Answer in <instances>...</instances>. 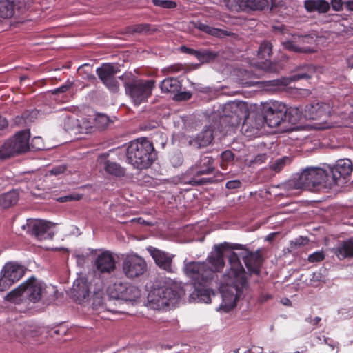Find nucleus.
<instances>
[{
    "label": "nucleus",
    "instance_id": "nucleus-1",
    "mask_svg": "<svg viewBox=\"0 0 353 353\" xmlns=\"http://www.w3.org/2000/svg\"><path fill=\"white\" fill-rule=\"evenodd\" d=\"M243 245L223 242L214 246L206 259V263L214 272H220L225 266L224 251L243 249ZM230 269L223 276L221 287L222 303L221 307L225 312H229L236 305L238 300L245 296L248 290L247 273L241 264L236 253L232 251L228 256Z\"/></svg>",
    "mask_w": 353,
    "mask_h": 353
},
{
    "label": "nucleus",
    "instance_id": "nucleus-2",
    "mask_svg": "<svg viewBox=\"0 0 353 353\" xmlns=\"http://www.w3.org/2000/svg\"><path fill=\"white\" fill-rule=\"evenodd\" d=\"M214 174L215 176H221V173L216 170V163L212 157L203 154L196 163L189 168L181 176V181L191 185L212 184L219 179L214 177H202L203 175Z\"/></svg>",
    "mask_w": 353,
    "mask_h": 353
},
{
    "label": "nucleus",
    "instance_id": "nucleus-3",
    "mask_svg": "<svg viewBox=\"0 0 353 353\" xmlns=\"http://www.w3.org/2000/svg\"><path fill=\"white\" fill-rule=\"evenodd\" d=\"M126 157L128 163L138 170L149 168L157 159L153 143L146 138L138 139L129 143Z\"/></svg>",
    "mask_w": 353,
    "mask_h": 353
},
{
    "label": "nucleus",
    "instance_id": "nucleus-4",
    "mask_svg": "<svg viewBox=\"0 0 353 353\" xmlns=\"http://www.w3.org/2000/svg\"><path fill=\"white\" fill-rule=\"evenodd\" d=\"M105 284L100 279H94L90 283L83 279H77L72 287V296L79 303L88 300L92 294L94 309L103 304Z\"/></svg>",
    "mask_w": 353,
    "mask_h": 353
},
{
    "label": "nucleus",
    "instance_id": "nucleus-5",
    "mask_svg": "<svg viewBox=\"0 0 353 353\" xmlns=\"http://www.w3.org/2000/svg\"><path fill=\"white\" fill-rule=\"evenodd\" d=\"M330 175L325 170L319 168H307L299 176L296 181L295 186L299 189L310 190L313 188L331 185L332 183H327Z\"/></svg>",
    "mask_w": 353,
    "mask_h": 353
},
{
    "label": "nucleus",
    "instance_id": "nucleus-6",
    "mask_svg": "<svg viewBox=\"0 0 353 353\" xmlns=\"http://www.w3.org/2000/svg\"><path fill=\"white\" fill-rule=\"evenodd\" d=\"M155 86L154 79H136L125 83L126 94L131 98L135 105H139L148 101Z\"/></svg>",
    "mask_w": 353,
    "mask_h": 353
},
{
    "label": "nucleus",
    "instance_id": "nucleus-7",
    "mask_svg": "<svg viewBox=\"0 0 353 353\" xmlns=\"http://www.w3.org/2000/svg\"><path fill=\"white\" fill-rule=\"evenodd\" d=\"M183 271L194 286H207L214 279V272L204 261H185Z\"/></svg>",
    "mask_w": 353,
    "mask_h": 353
},
{
    "label": "nucleus",
    "instance_id": "nucleus-8",
    "mask_svg": "<svg viewBox=\"0 0 353 353\" xmlns=\"http://www.w3.org/2000/svg\"><path fill=\"white\" fill-rule=\"evenodd\" d=\"M24 283L25 297L30 302L36 303L41 300L51 299L56 290L53 286H47L45 283L32 276Z\"/></svg>",
    "mask_w": 353,
    "mask_h": 353
},
{
    "label": "nucleus",
    "instance_id": "nucleus-9",
    "mask_svg": "<svg viewBox=\"0 0 353 353\" xmlns=\"http://www.w3.org/2000/svg\"><path fill=\"white\" fill-rule=\"evenodd\" d=\"M339 101L332 99L329 103H317L307 105L305 108V117L307 119L327 121L332 115H341Z\"/></svg>",
    "mask_w": 353,
    "mask_h": 353
},
{
    "label": "nucleus",
    "instance_id": "nucleus-10",
    "mask_svg": "<svg viewBox=\"0 0 353 353\" xmlns=\"http://www.w3.org/2000/svg\"><path fill=\"white\" fill-rule=\"evenodd\" d=\"M287 106L277 101L264 103L262 108L264 122L270 128H276L285 123Z\"/></svg>",
    "mask_w": 353,
    "mask_h": 353
},
{
    "label": "nucleus",
    "instance_id": "nucleus-11",
    "mask_svg": "<svg viewBox=\"0 0 353 353\" xmlns=\"http://www.w3.org/2000/svg\"><path fill=\"white\" fill-rule=\"evenodd\" d=\"M316 72V67L310 63L301 64L296 66L287 78L277 79L266 81L267 85L281 88L288 85L292 81L311 79Z\"/></svg>",
    "mask_w": 353,
    "mask_h": 353
},
{
    "label": "nucleus",
    "instance_id": "nucleus-12",
    "mask_svg": "<svg viewBox=\"0 0 353 353\" xmlns=\"http://www.w3.org/2000/svg\"><path fill=\"white\" fill-rule=\"evenodd\" d=\"M122 269L129 279L137 278L143 275L147 269V263L143 258L137 254L131 253L123 257Z\"/></svg>",
    "mask_w": 353,
    "mask_h": 353
},
{
    "label": "nucleus",
    "instance_id": "nucleus-13",
    "mask_svg": "<svg viewBox=\"0 0 353 353\" xmlns=\"http://www.w3.org/2000/svg\"><path fill=\"white\" fill-rule=\"evenodd\" d=\"M120 71L119 66L110 63H103L96 70V73L105 86L112 93L119 90V84L114 75Z\"/></svg>",
    "mask_w": 353,
    "mask_h": 353
},
{
    "label": "nucleus",
    "instance_id": "nucleus-14",
    "mask_svg": "<svg viewBox=\"0 0 353 353\" xmlns=\"http://www.w3.org/2000/svg\"><path fill=\"white\" fill-rule=\"evenodd\" d=\"M24 274L23 266L8 263L4 266L0 276V291L7 290L12 285L17 282Z\"/></svg>",
    "mask_w": 353,
    "mask_h": 353
},
{
    "label": "nucleus",
    "instance_id": "nucleus-15",
    "mask_svg": "<svg viewBox=\"0 0 353 353\" xmlns=\"http://www.w3.org/2000/svg\"><path fill=\"white\" fill-rule=\"evenodd\" d=\"M353 171V164L350 159H339L334 165L330 167L329 175L333 184L342 185L347 182L346 179Z\"/></svg>",
    "mask_w": 353,
    "mask_h": 353
},
{
    "label": "nucleus",
    "instance_id": "nucleus-16",
    "mask_svg": "<svg viewBox=\"0 0 353 353\" xmlns=\"http://www.w3.org/2000/svg\"><path fill=\"white\" fill-rule=\"evenodd\" d=\"M147 250L154 261L156 265L160 269L169 273L174 272V254L166 252L152 246H149L147 248Z\"/></svg>",
    "mask_w": 353,
    "mask_h": 353
},
{
    "label": "nucleus",
    "instance_id": "nucleus-17",
    "mask_svg": "<svg viewBox=\"0 0 353 353\" xmlns=\"http://www.w3.org/2000/svg\"><path fill=\"white\" fill-rule=\"evenodd\" d=\"M245 254L242 256L245 265L250 274L259 275L261 268L263 262V257L259 250L255 252L249 251L243 245Z\"/></svg>",
    "mask_w": 353,
    "mask_h": 353
},
{
    "label": "nucleus",
    "instance_id": "nucleus-18",
    "mask_svg": "<svg viewBox=\"0 0 353 353\" xmlns=\"http://www.w3.org/2000/svg\"><path fill=\"white\" fill-rule=\"evenodd\" d=\"M94 265L96 272L100 274H110L116 269L115 259L109 251H104L99 254Z\"/></svg>",
    "mask_w": 353,
    "mask_h": 353
},
{
    "label": "nucleus",
    "instance_id": "nucleus-19",
    "mask_svg": "<svg viewBox=\"0 0 353 353\" xmlns=\"http://www.w3.org/2000/svg\"><path fill=\"white\" fill-rule=\"evenodd\" d=\"M272 46L269 41H263L261 43L259 50L258 56L262 59H265L264 61L259 63V66L261 69L268 72H277L279 70L278 65L273 63L266 58L269 57L272 53Z\"/></svg>",
    "mask_w": 353,
    "mask_h": 353
},
{
    "label": "nucleus",
    "instance_id": "nucleus-20",
    "mask_svg": "<svg viewBox=\"0 0 353 353\" xmlns=\"http://www.w3.org/2000/svg\"><path fill=\"white\" fill-rule=\"evenodd\" d=\"M28 134L24 131L17 133L14 137L7 140V144H8L12 155L28 151Z\"/></svg>",
    "mask_w": 353,
    "mask_h": 353
},
{
    "label": "nucleus",
    "instance_id": "nucleus-21",
    "mask_svg": "<svg viewBox=\"0 0 353 353\" xmlns=\"http://www.w3.org/2000/svg\"><path fill=\"white\" fill-rule=\"evenodd\" d=\"M304 8L307 12H317L319 14H325L330 10V4L325 0H305Z\"/></svg>",
    "mask_w": 353,
    "mask_h": 353
},
{
    "label": "nucleus",
    "instance_id": "nucleus-22",
    "mask_svg": "<svg viewBox=\"0 0 353 353\" xmlns=\"http://www.w3.org/2000/svg\"><path fill=\"white\" fill-rule=\"evenodd\" d=\"M30 228V233L38 240L41 241L46 239V234L50 229L49 223L41 220L33 221L28 224Z\"/></svg>",
    "mask_w": 353,
    "mask_h": 353
},
{
    "label": "nucleus",
    "instance_id": "nucleus-23",
    "mask_svg": "<svg viewBox=\"0 0 353 353\" xmlns=\"http://www.w3.org/2000/svg\"><path fill=\"white\" fill-rule=\"evenodd\" d=\"M181 83L177 78L169 77L162 81L160 88L162 92L176 94L181 90Z\"/></svg>",
    "mask_w": 353,
    "mask_h": 353
},
{
    "label": "nucleus",
    "instance_id": "nucleus-24",
    "mask_svg": "<svg viewBox=\"0 0 353 353\" xmlns=\"http://www.w3.org/2000/svg\"><path fill=\"white\" fill-rule=\"evenodd\" d=\"M334 253L340 260L353 257V238L342 241L336 248Z\"/></svg>",
    "mask_w": 353,
    "mask_h": 353
},
{
    "label": "nucleus",
    "instance_id": "nucleus-25",
    "mask_svg": "<svg viewBox=\"0 0 353 353\" xmlns=\"http://www.w3.org/2000/svg\"><path fill=\"white\" fill-rule=\"evenodd\" d=\"M214 139L213 131L210 128H205L197 134L192 142L199 148H204L211 143Z\"/></svg>",
    "mask_w": 353,
    "mask_h": 353
},
{
    "label": "nucleus",
    "instance_id": "nucleus-26",
    "mask_svg": "<svg viewBox=\"0 0 353 353\" xmlns=\"http://www.w3.org/2000/svg\"><path fill=\"white\" fill-rule=\"evenodd\" d=\"M103 168L107 174L117 177L124 176L126 174L124 168L121 167L118 163L110 160H105L103 162Z\"/></svg>",
    "mask_w": 353,
    "mask_h": 353
},
{
    "label": "nucleus",
    "instance_id": "nucleus-27",
    "mask_svg": "<svg viewBox=\"0 0 353 353\" xmlns=\"http://www.w3.org/2000/svg\"><path fill=\"white\" fill-rule=\"evenodd\" d=\"M148 299L152 307L156 310H163L167 307V302L163 294L159 293V288L150 293Z\"/></svg>",
    "mask_w": 353,
    "mask_h": 353
},
{
    "label": "nucleus",
    "instance_id": "nucleus-28",
    "mask_svg": "<svg viewBox=\"0 0 353 353\" xmlns=\"http://www.w3.org/2000/svg\"><path fill=\"white\" fill-rule=\"evenodd\" d=\"M19 198V192L12 190L6 193L0 194V206L3 208H8L15 205Z\"/></svg>",
    "mask_w": 353,
    "mask_h": 353
},
{
    "label": "nucleus",
    "instance_id": "nucleus-29",
    "mask_svg": "<svg viewBox=\"0 0 353 353\" xmlns=\"http://www.w3.org/2000/svg\"><path fill=\"white\" fill-rule=\"evenodd\" d=\"M128 283L115 282L110 285L107 288V294L110 298L120 300L123 296V293L126 290Z\"/></svg>",
    "mask_w": 353,
    "mask_h": 353
},
{
    "label": "nucleus",
    "instance_id": "nucleus-30",
    "mask_svg": "<svg viewBox=\"0 0 353 353\" xmlns=\"http://www.w3.org/2000/svg\"><path fill=\"white\" fill-rule=\"evenodd\" d=\"M203 285L194 286V291L191 294L190 297L193 299H198L199 302L209 303L211 301L210 293L209 289Z\"/></svg>",
    "mask_w": 353,
    "mask_h": 353
},
{
    "label": "nucleus",
    "instance_id": "nucleus-31",
    "mask_svg": "<svg viewBox=\"0 0 353 353\" xmlns=\"http://www.w3.org/2000/svg\"><path fill=\"white\" fill-rule=\"evenodd\" d=\"M194 27L196 29H198L208 34L214 36L216 37H222L223 36L228 35L226 31H225L222 29L211 27V26H210L207 24H205L199 21L194 23Z\"/></svg>",
    "mask_w": 353,
    "mask_h": 353
},
{
    "label": "nucleus",
    "instance_id": "nucleus-32",
    "mask_svg": "<svg viewBox=\"0 0 353 353\" xmlns=\"http://www.w3.org/2000/svg\"><path fill=\"white\" fill-rule=\"evenodd\" d=\"M140 296L141 291L137 287L132 284L127 283L126 290H124L123 296L120 300L133 302L136 301Z\"/></svg>",
    "mask_w": 353,
    "mask_h": 353
},
{
    "label": "nucleus",
    "instance_id": "nucleus-33",
    "mask_svg": "<svg viewBox=\"0 0 353 353\" xmlns=\"http://www.w3.org/2000/svg\"><path fill=\"white\" fill-rule=\"evenodd\" d=\"M163 294L167 302V307L173 305L179 299L178 292L170 288H159V293Z\"/></svg>",
    "mask_w": 353,
    "mask_h": 353
},
{
    "label": "nucleus",
    "instance_id": "nucleus-34",
    "mask_svg": "<svg viewBox=\"0 0 353 353\" xmlns=\"http://www.w3.org/2000/svg\"><path fill=\"white\" fill-rule=\"evenodd\" d=\"M14 5L9 0H0V17L8 19L13 16Z\"/></svg>",
    "mask_w": 353,
    "mask_h": 353
},
{
    "label": "nucleus",
    "instance_id": "nucleus-35",
    "mask_svg": "<svg viewBox=\"0 0 353 353\" xmlns=\"http://www.w3.org/2000/svg\"><path fill=\"white\" fill-rule=\"evenodd\" d=\"M244 11L263 10L268 6L267 0H244Z\"/></svg>",
    "mask_w": 353,
    "mask_h": 353
},
{
    "label": "nucleus",
    "instance_id": "nucleus-36",
    "mask_svg": "<svg viewBox=\"0 0 353 353\" xmlns=\"http://www.w3.org/2000/svg\"><path fill=\"white\" fill-rule=\"evenodd\" d=\"M283 46L285 49L297 53L312 54L315 52L314 50L310 47H299L292 41H284L283 42Z\"/></svg>",
    "mask_w": 353,
    "mask_h": 353
},
{
    "label": "nucleus",
    "instance_id": "nucleus-37",
    "mask_svg": "<svg viewBox=\"0 0 353 353\" xmlns=\"http://www.w3.org/2000/svg\"><path fill=\"white\" fill-rule=\"evenodd\" d=\"M218 56V52L208 50H198L196 59L201 63H205L214 61Z\"/></svg>",
    "mask_w": 353,
    "mask_h": 353
},
{
    "label": "nucleus",
    "instance_id": "nucleus-38",
    "mask_svg": "<svg viewBox=\"0 0 353 353\" xmlns=\"http://www.w3.org/2000/svg\"><path fill=\"white\" fill-rule=\"evenodd\" d=\"M25 296L24 283L19 287L10 291L6 296L5 299L10 303H17L20 298Z\"/></svg>",
    "mask_w": 353,
    "mask_h": 353
},
{
    "label": "nucleus",
    "instance_id": "nucleus-39",
    "mask_svg": "<svg viewBox=\"0 0 353 353\" xmlns=\"http://www.w3.org/2000/svg\"><path fill=\"white\" fill-rule=\"evenodd\" d=\"M285 116V123L288 122L293 125L297 123L301 119V112L297 108H287Z\"/></svg>",
    "mask_w": 353,
    "mask_h": 353
},
{
    "label": "nucleus",
    "instance_id": "nucleus-40",
    "mask_svg": "<svg viewBox=\"0 0 353 353\" xmlns=\"http://www.w3.org/2000/svg\"><path fill=\"white\" fill-rule=\"evenodd\" d=\"M154 29L149 23L135 24L128 27V32L138 34H148Z\"/></svg>",
    "mask_w": 353,
    "mask_h": 353
},
{
    "label": "nucleus",
    "instance_id": "nucleus-41",
    "mask_svg": "<svg viewBox=\"0 0 353 353\" xmlns=\"http://www.w3.org/2000/svg\"><path fill=\"white\" fill-rule=\"evenodd\" d=\"M220 167L223 170H226L229 165L233 164L234 160V154L230 150H225L221 154Z\"/></svg>",
    "mask_w": 353,
    "mask_h": 353
},
{
    "label": "nucleus",
    "instance_id": "nucleus-42",
    "mask_svg": "<svg viewBox=\"0 0 353 353\" xmlns=\"http://www.w3.org/2000/svg\"><path fill=\"white\" fill-rule=\"evenodd\" d=\"M228 9L232 12L244 11V0H224Z\"/></svg>",
    "mask_w": 353,
    "mask_h": 353
},
{
    "label": "nucleus",
    "instance_id": "nucleus-43",
    "mask_svg": "<svg viewBox=\"0 0 353 353\" xmlns=\"http://www.w3.org/2000/svg\"><path fill=\"white\" fill-rule=\"evenodd\" d=\"M261 128V125L260 123H258L256 126L253 127L249 125L248 121H245L242 126V130L247 134V136L250 137L252 135H256L259 133V129Z\"/></svg>",
    "mask_w": 353,
    "mask_h": 353
},
{
    "label": "nucleus",
    "instance_id": "nucleus-44",
    "mask_svg": "<svg viewBox=\"0 0 353 353\" xmlns=\"http://www.w3.org/2000/svg\"><path fill=\"white\" fill-rule=\"evenodd\" d=\"M290 159L288 157H284L283 158L277 159L274 163H273L270 165V168L275 171V172H279L281 171L283 167L287 163H290Z\"/></svg>",
    "mask_w": 353,
    "mask_h": 353
},
{
    "label": "nucleus",
    "instance_id": "nucleus-45",
    "mask_svg": "<svg viewBox=\"0 0 353 353\" xmlns=\"http://www.w3.org/2000/svg\"><path fill=\"white\" fill-rule=\"evenodd\" d=\"M152 2L156 6L168 9H173L177 6L175 1L170 0H152Z\"/></svg>",
    "mask_w": 353,
    "mask_h": 353
},
{
    "label": "nucleus",
    "instance_id": "nucleus-46",
    "mask_svg": "<svg viewBox=\"0 0 353 353\" xmlns=\"http://www.w3.org/2000/svg\"><path fill=\"white\" fill-rule=\"evenodd\" d=\"M13 156L10 148L7 144V140L0 146V161L5 160Z\"/></svg>",
    "mask_w": 353,
    "mask_h": 353
},
{
    "label": "nucleus",
    "instance_id": "nucleus-47",
    "mask_svg": "<svg viewBox=\"0 0 353 353\" xmlns=\"http://www.w3.org/2000/svg\"><path fill=\"white\" fill-rule=\"evenodd\" d=\"M325 259V254L322 251L315 252L308 256V261L310 263H316L323 261Z\"/></svg>",
    "mask_w": 353,
    "mask_h": 353
},
{
    "label": "nucleus",
    "instance_id": "nucleus-48",
    "mask_svg": "<svg viewBox=\"0 0 353 353\" xmlns=\"http://www.w3.org/2000/svg\"><path fill=\"white\" fill-rule=\"evenodd\" d=\"M67 170V165L65 164H61L58 165H55L52 168L51 170L48 171L50 175L58 176L61 174L64 173Z\"/></svg>",
    "mask_w": 353,
    "mask_h": 353
},
{
    "label": "nucleus",
    "instance_id": "nucleus-49",
    "mask_svg": "<svg viewBox=\"0 0 353 353\" xmlns=\"http://www.w3.org/2000/svg\"><path fill=\"white\" fill-rule=\"evenodd\" d=\"M192 97V94L189 92H181V90L174 94V99L176 101H186Z\"/></svg>",
    "mask_w": 353,
    "mask_h": 353
},
{
    "label": "nucleus",
    "instance_id": "nucleus-50",
    "mask_svg": "<svg viewBox=\"0 0 353 353\" xmlns=\"http://www.w3.org/2000/svg\"><path fill=\"white\" fill-rule=\"evenodd\" d=\"M81 199L79 194H68L67 196L59 197L57 200L61 203H65L70 201H79Z\"/></svg>",
    "mask_w": 353,
    "mask_h": 353
},
{
    "label": "nucleus",
    "instance_id": "nucleus-51",
    "mask_svg": "<svg viewBox=\"0 0 353 353\" xmlns=\"http://www.w3.org/2000/svg\"><path fill=\"white\" fill-rule=\"evenodd\" d=\"M268 158V156L265 153H261L257 154L252 160L250 161V164L254 165H260L264 163Z\"/></svg>",
    "mask_w": 353,
    "mask_h": 353
},
{
    "label": "nucleus",
    "instance_id": "nucleus-52",
    "mask_svg": "<svg viewBox=\"0 0 353 353\" xmlns=\"http://www.w3.org/2000/svg\"><path fill=\"white\" fill-rule=\"evenodd\" d=\"M241 185L242 183L239 180L235 179L228 181L225 184V187L228 189L234 190L241 188Z\"/></svg>",
    "mask_w": 353,
    "mask_h": 353
},
{
    "label": "nucleus",
    "instance_id": "nucleus-53",
    "mask_svg": "<svg viewBox=\"0 0 353 353\" xmlns=\"http://www.w3.org/2000/svg\"><path fill=\"white\" fill-rule=\"evenodd\" d=\"M330 7L332 6V9L334 11H341L343 9V5L344 3L342 0H331Z\"/></svg>",
    "mask_w": 353,
    "mask_h": 353
},
{
    "label": "nucleus",
    "instance_id": "nucleus-54",
    "mask_svg": "<svg viewBox=\"0 0 353 353\" xmlns=\"http://www.w3.org/2000/svg\"><path fill=\"white\" fill-rule=\"evenodd\" d=\"M72 87V84L70 83V84H64V85H62L61 86L53 90L52 91V93L53 94H59V93H64V92H66L70 88Z\"/></svg>",
    "mask_w": 353,
    "mask_h": 353
},
{
    "label": "nucleus",
    "instance_id": "nucleus-55",
    "mask_svg": "<svg viewBox=\"0 0 353 353\" xmlns=\"http://www.w3.org/2000/svg\"><path fill=\"white\" fill-rule=\"evenodd\" d=\"M109 118L105 115H99L96 119L97 123H101L102 125L99 128L104 129L108 126Z\"/></svg>",
    "mask_w": 353,
    "mask_h": 353
},
{
    "label": "nucleus",
    "instance_id": "nucleus-56",
    "mask_svg": "<svg viewBox=\"0 0 353 353\" xmlns=\"http://www.w3.org/2000/svg\"><path fill=\"white\" fill-rule=\"evenodd\" d=\"M180 49H181V52L185 53V54H190V55H192V56H194L196 58V56H197V54H198V50H194L193 48H190L187 47L185 46H181Z\"/></svg>",
    "mask_w": 353,
    "mask_h": 353
},
{
    "label": "nucleus",
    "instance_id": "nucleus-57",
    "mask_svg": "<svg viewBox=\"0 0 353 353\" xmlns=\"http://www.w3.org/2000/svg\"><path fill=\"white\" fill-rule=\"evenodd\" d=\"M340 112H341V115H339L340 117H342V119H347L348 120V123L353 128V111H351L349 114H348V116L347 117V114L342 112V111H340Z\"/></svg>",
    "mask_w": 353,
    "mask_h": 353
},
{
    "label": "nucleus",
    "instance_id": "nucleus-58",
    "mask_svg": "<svg viewBox=\"0 0 353 353\" xmlns=\"http://www.w3.org/2000/svg\"><path fill=\"white\" fill-rule=\"evenodd\" d=\"M83 125H85V133L91 132L93 127L89 121H88L86 119H83L81 123L80 124L81 128H83Z\"/></svg>",
    "mask_w": 353,
    "mask_h": 353
},
{
    "label": "nucleus",
    "instance_id": "nucleus-59",
    "mask_svg": "<svg viewBox=\"0 0 353 353\" xmlns=\"http://www.w3.org/2000/svg\"><path fill=\"white\" fill-rule=\"evenodd\" d=\"M306 321L310 323L312 325H317L321 321V318L319 316H316L314 318H312V316L307 317L306 319Z\"/></svg>",
    "mask_w": 353,
    "mask_h": 353
},
{
    "label": "nucleus",
    "instance_id": "nucleus-60",
    "mask_svg": "<svg viewBox=\"0 0 353 353\" xmlns=\"http://www.w3.org/2000/svg\"><path fill=\"white\" fill-rule=\"evenodd\" d=\"M8 127V120L5 117L0 115V131L7 129Z\"/></svg>",
    "mask_w": 353,
    "mask_h": 353
},
{
    "label": "nucleus",
    "instance_id": "nucleus-61",
    "mask_svg": "<svg viewBox=\"0 0 353 353\" xmlns=\"http://www.w3.org/2000/svg\"><path fill=\"white\" fill-rule=\"evenodd\" d=\"M272 298V295L269 294H261L259 297V301L261 303L267 301Z\"/></svg>",
    "mask_w": 353,
    "mask_h": 353
},
{
    "label": "nucleus",
    "instance_id": "nucleus-62",
    "mask_svg": "<svg viewBox=\"0 0 353 353\" xmlns=\"http://www.w3.org/2000/svg\"><path fill=\"white\" fill-rule=\"evenodd\" d=\"M308 242L307 238H302L300 237L299 239H296L294 243L296 245H306Z\"/></svg>",
    "mask_w": 353,
    "mask_h": 353
},
{
    "label": "nucleus",
    "instance_id": "nucleus-63",
    "mask_svg": "<svg viewBox=\"0 0 353 353\" xmlns=\"http://www.w3.org/2000/svg\"><path fill=\"white\" fill-rule=\"evenodd\" d=\"M273 28L276 32H279L282 34H285V31L287 30V28L284 25L275 26L273 27Z\"/></svg>",
    "mask_w": 353,
    "mask_h": 353
},
{
    "label": "nucleus",
    "instance_id": "nucleus-64",
    "mask_svg": "<svg viewBox=\"0 0 353 353\" xmlns=\"http://www.w3.org/2000/svg\"><path fill=\"white\" fill-rule=\"evenodd\" d=\"M346 9L349 11H353V0H349L344 2Z\"/></svg>",
    "mask_w": 353,
    "mask_h": 353
}]
</instances>
